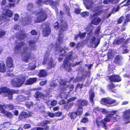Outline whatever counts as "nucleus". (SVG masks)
Masks as SVG:
<instances>
[{
    "label": "nucleus",
    "instance_id": "obj_1",
    "mask_svg": "<svg viewBox=\"0 0 130 130\" xmlns=\"http://www.w3.org/2000/svg\"><path fill=\"white\" fill-rule=\"evenodd\" d=\"M117 112V110H113L110 111L109 113H108L105 116V117L103 120H101L102 118L101 117H97L96 119V123L97 126L98 127H100L102 123V127L105 129H107L108 128L106 122H109L111 120H114V121H117L118 120L120 119V117L118 115H116L114 117V115Z\"/></svg>",
    "mask_w": 130,
    "mask_h": 130
},
{
    "label": "nucleus",
    "instance_id": "obj_2",
    "mask_svg": "<svg viewBox=\"0 0 130 130\" xmlns=\"http://www.w3.org/2000/svg\"><path fill=\"white\" fill-rule=\"evenodd\" d=\"M37 11L35 10L32 12V14L38 15L40 14L37 16L36 19L34 21V22L38 23L45 21L48 17L47 12L43 11V9L41 8L39 9V11Z\"/></svg>",
    "mask_w": 130,
    "mask_h": 130
},
{
    "label": "nucleus",
    "instance_id": "obj_3",
    "mask_svg": "<svg viewBox=\"0 0 130 130\" xmlns=\"http://www.w3.org/2000/svg\"><path fill=\"white\" fill-rule=\"evenodd\" d=\"M73 53L72 52H69L66 57L63 61L62 65L63 68L66 71L69 72L71 71L72 69L71 67V66L72 63L69 62V61L72 59V56Z\"/></svg>",
    "mask_w": 130,
    "mask_h": 130
},
{
    "label": "nucleus",
    "instance_id": "obj_4",
    "mask_svg": "<svg viewBox=\"0 0 130 130\" xmlns=\"http://www.w3.org/2000/svg\"><path fill=\"white\" fill-rule=\"evenodd\" d=\"M30 49L28 47H24L22 51L21 52L22 58V60L24 62L27 63L29 61V59L31 57L32 53L29 52Z\"/></svg>",
    "mask_w": 130,
    "mask_h": 130
},
{
    "label": "nucleus",
    "instance_id": "obj_5",
    "mask_svg": "<svg viewBox=\"0 0 130 130\" xmlns=\"http://www.w3.org/2000/svg\"><path fill=\"white\" fill-rule=\"evenodd\" d=\"M99 12L95 13L91 15L90 19L92 20L91 23L92 24L97 25L99 24L101 21V19L97 16L99 15Z\"/></svg>",
    "mask_w": 130,
    "mask_h": 130
},
{
    "label": "nucleus",
    "instance_id": "obj_6",
    "mask_svg": "<svg viewBox=\"0 0 130 130\" xmlns=\"http://www.w3.org/2000/svg\"><path fill=\"white\" fill-rule=\"evenodd\" d=\"M14 106L12 104L2 105L0 104V112L3 114H5L6 112V110L5 109H7L10 110H13L14 108Z\"/></svg>",
    "mask_w": 130,
    "mask_h": 130
},
{
    "label": "nucleus",
    "instance_id": "obj_7",
    "mask_svg": "<svg viewBox=\"0 0 130 130\" xmlns=\"http://www.w3.org/2000/svg\"><path fill=\"white\" fill-rule=\"evenodd\" d=\"M116 100L109 98H105L101 99L100 101V103L103 105H110L116 102Z\"/></svg>",
    "mask_w": 130,
    "mask_h": 130
},
{
    "label": "nucleus",
    "instance_id": "obj_8",
    "mask_svg": "<svg viewBox=\"0 0 130 130\" xmlns=\"http://www.w3.org/2000/svg\"><path fill=\"white\" fill-rule=\"evenodd\" d=\"M25 45H27V44L24 41L16 42L13 50L15 53H18L19 51L21 50L22 47Z\"/></svg>",
    "mask_w": 130,
    "mask_h": 130
},
{
    "label": "nucleus",
    "instance_id": "obj_9",
    "mask_svg": "<svg viewBox=\"0 0 130 130\" xmlns=\"http://www.w3.org/2000/svg\"><path fill=\"white\" fill-rule=\"evenodd\" d=\"M108 77L110 81L112 82H118L121 80V77L118 75L113 74Z\"/></svg>",
    "mask_w": 130,
    "mask_h": 130
},
{
    "label": "nucleus",
    "instance_id": "obj_10",
    "mask_svg": "<svg viewBox=\"0 0 130 130\" xmlns=\"http://www.w3.org/2000/svg\"><path fill=\"white\" fill-rule=\"evenodd\" d=\"M42 32L43 36L47 37L50 34L51 29L49 25H45V27L43 28Z\"/></svg>",
    "mask_w": 130,
    "mask_h": 130
},
{
    "label": "nucleus",
    "instance_id": "obj_11",
    "mask_svg": "<svg viewBox=\"0 0 130 130\" xmlns=\"http://www.w3.org/2000/svg\"><path fill=\"white\" fill-rule=\"evenodd\" d=\"M123 117L125 120L127 121L126 123H129L130 122V109L127 110L123 112Z\"/></svg>",
    "mask_w": 130,
    "mask_h": 130
},
{
    "label": "nucleus",
    "instance_id": "obj_12",
    "mask_svg": "<svg viewBox=\"0 0 130 130\" xmlns=\"http://www.w3.org/2000/svg\"><path fill=\"white\" fill-rule=\"evenodd\" d=\"M13 15V13L10 10L6 9L5 12L2 13L3 21L7 19V17L9 18L11 17Z\"/></svg>",
    "mask_w": 130,
    "mask_h": 130
},
{
    "label": "nucleus",
    "instance_id": "obj_13",
    "mask_svg": "<svg viewBox=\"0 0 130 130\" xmlns=\"http://www.w3.org/2000/svg\"><path fill=\"white\" fill-rule=\"evenodd\" d=\"M78 106L83 107L84 106H86L88 105V102L85 99H78L76 101Z\"/></svg>",
    "mask_w": 130,
    "mask_h": 130
},
{
    "label": "nucleus",
    "instance_id": "obj_14",
    "mask_svg": "<svg viewBox=\"0 0 130 130\" xmlns=\"http://www.w3.org/2000/svg\"><path fill=\"white\" fill-rule=\"evenodd\" d=\"M61 25L60 31H64L68 29V25L66 22L64 21L62 19L60 20Z\"/></svg>",
    "mask_w": 130,
    "mask_h": 130
},
{
    "label": "nucleus",
    "instance_id": "obj_15",
    "mask_svg": "<svg viewBox=\"0 0 130 130\" xmlns=\"http://www.w3.org/2000/svg\"><path fill=\"white\" fill-rule=\"evenodd\" d=\"M44 2H48L50 4V5L52 6V7L54 9L57 8V6L59 5V2L58 1H54L53 0H47L44 1Z\"/></svg>",
    "mask_w": 130,
    "mask_h": 130
},
{
    "label": "nucleus",
    "instance_id": "obj_16",
    "mask_svg": "<svg viewBox=\"0 0 130 130\" xmlns=\"http://www.w3.org/2000/svg\"><path fill=\"white\" fill-rule=\"evenodd\" d=\"M11 83L14 87H19L21 86L17 78H15L12 79L11 80Z\"/></svg>",
    "mask_w": 130,
    "mask_h": 130
},
{
    "label": "nucleus",
    "instance_id": "obj_17",
    "mask_svg": "<svg viewBox=\"0 0 130 130\" xmlns=\"http://www.w3.org/2000/svg\"><path fill=\"white\" fill-rule=\"evenodd\" d=\"M89 99L90 101L92 103H94L93 99L95 97V92L93 91V89L91 88L89 90Z\"/></svg>",
    "mask_w": 130,
    "mask_h": 130
},
{
    "label": "nucleus",
    "instance_id": "obj_18",
    "mask_svg": "<svg viewBox=\"0 0 130 130\" xmlns=\"http://www.w3.org/2000/svg\"><path fill=\"white\" fill-rule=\"evenodd\" d=\"M32 17L30 15H28L25 17V20L24 21V25H26L28 24H30L32 22L33 19Z\"/></svg>",
    "mask_w": 130,
    "mask_h": 130
},
{
    "label": "nucleus",
    "instance_id": "obj_19",
    "mask_svg": "<svg viewBox=\"0 0 130 130\" xmlns=\"http://www.w3.org/2000/svg\"><path fill=\"white\" fill-rule=\"evenodd\" d=\"M6 63L7 66L8 68L13 67V61L12 58L10 57H8L7 58Z\"/></svg>",
    "mask_w": 130,
    "mask_h": 130
},
{
    "label": "nucleus",
    "instance_id": "obj_20",
    "mask_svg": "<svg viewBox=\"0 0 130 130\" xmlns=\"http://www.w3.org/2000/svg\"><path fill=\"white\" fill-rule=\"evenodd\" d=\"M85 4L86 8L88 9H91V10L92 9L93 3L92 1L87 0Z\"/></svg>",
    "mask_w": 130,
    "mask_h": 130
},
{
    "label": "nucleus",
    "instance_id": "obj_21",
    "mask_svg": "<svg viewBox=\"0 0 130 130\" xmlns=\"http://www.w3.org/2000/svg\"><path fill=\"white\" fill-rule=\"evenodd\" d=\"M37 80L36 77L30 78L27 80L25 84L27 85H31L36 82Z\"/></svg>",
    "mask_w": 130,
    "mask_h": 130
},
{
    "label": "nucleus",
    "instance_id": "obj_22",
    "mask_svg": "<svg viewBox=\"0 0 130 130\" xmlns=\"http://www.w3.org/2000/svg\"><path fill=\"white\" fill-rule=\"evenodd\" d=\"M31 113L28 111L22 112L20 115V116L22 118H28L31 117Z\"/></svg>",
    "mask_w": 130,
    "mask_h": 130
},
{
    "label": "nucleus",
    "instance_id": "obj_23",
    "mask_svg": "<svg viewBox=\"0 0 130 130\" xmlns=\"http://www.w3.org/2000/svg\"><path fill=\"white\" fill-rule=\"evenodd\" d=\"M122 58L119 55H117L116 56L113 62L116 64L120 65L121 64V58Z\"/></svg>",
    "mask_w": 130,
    "mask_h": 130
},
{
    "label": "nucleus",
    "instance_id": "obj_24",
    "mask_svg": "<svg viewBox=\"0 0 130 130\" xmlns=\"http://www.w3.org/2000/svg\"><path fill=\"white\" fill-rule=\"evenodd\" d=\"M27 37L26 34L23 32L17 34L16 35V37L17 39L20 40H22L24 39Z\"/></svg>",
    "mask_w": 130,
    "mask_h": 130
},
{
    "label": "nucleus",
    "instance_id": "obj_25",
    "mask_svg": "<svg viewBox=\"0 0 130 130\" xmlns=\"http://www.w3.org/2000/svg\"><path fill=\"white\" fill-rule=\"evenodd\" d=\"M29 97L25 96L24 95H20L18 96L17 99L19 102H23L26 100H29Z\"/></svg>",
    "mask_w": 130,
    "mask_h": 130
},
{
    "label": "nucleus",
    "instance_id": "obj_26",
    "mask_svg": "<svg viewBox=\"0 0 130 130\" xmlns=\"http://www.w3.org/2000/svg\"><path fill=\"white\" fill-rule=\"evenodd\" d=\"M19 91L18 90H10V89L8 95V99L11 100L12 98V94H18L19 93Z\"/></svg>",
    "mask_w": 130,
    "mask_h": 130
},
{
    "label": "nucleus",
    "instance_id": "obj_27",
    "mask_svg": "<svg viewBox=\"0 0 130 130\" xmlns=\"http://www.w3.org/2000/svg\"><path fill=\"white\" fill-rule=\"evenodd\" d=\"M47 75V73L46 70L42 69L40 70L38 74V75L39 77H43Z\"/></svg>",
    "mask_w": 130,
    "mask_h": 130
},
{
    "label": "nucleus",
    "instance_id": "obj_28",
    "mask_svg": "<svg viewBox=\"0 0 130 130\" xmlns=\"http://www.w3.org/2000/svg\"><path fill=\"white\" fill-rule=\"evenodd\" d=\"M83 110V107L78 106L76 111L75 112L78 116H80L82 115Z\"/></svg>",
    "mask_w": 130,
    "mask_h": 130
},
{
    "label": "nucleus",
    "instance_id": "obj_29",
    "mask_svg": "<svg viewBox=\"0 0 130 130\" xmlns=\"http://www.w3.org/2000/svg\"><path fill=\"white\" fill-rule=\"evenodd\" d=\"M6 68L4 63L0 61V72H4L6 71Z\"/></svg>",
    "mask_w": 130,
    "mask_h": 130
},
{
    "label": "nucleus",
    "instance_id": "obj_30",
    "mask_svg": "<svg viewBox=\"0 0 130 130\" xmlns=\"http://www.w3.org/2000/svg\"><path fill=\"white\" fill-rule=\"evenodd\" d=\"M116 86V85L112 83L108 84L107 85V87L109 89L111 90L113 92L115 93H116V89L113 90V89Z\"/></svg>",
    "mask_w": 130,
    "mask_h": 130
},
{
    "label": "nucleus",
    "instance_id": "obj_31",
    "mask_svg": "<svg viewBox=\"0 0 130 130\" xmlns=\"http://www.w3.org/2000/svg\"><path fill=\"white\" fill-rule=\"evenodd\" d=\"M56 63L53 62V59L52 57L50 58L48 62V66L51 68H54L56 65Z\"/></svg>",
    "mask_w": 130,
    "mask_h": 130
},
{
    "label": "nucleus",
    "instance_id": "obj_32",
    "mask_svg": "<svg viewBox=\"0 0 130 130\" xmlns=\"http://www.w3.org/2000/svg\"><path fill=\"white\" fill-rule=\"evenodd\" d=\"M17 79L21 86L25 82L26 79V77L25 76H21L19 78H17Z\"/></svg>",
    "mask_w": 130,
    "mask_h": 130
},
{
    "label": "nucleus",
    "instance_id": "obj_33",
    "mask_svg": "<svg viewBox=\"0 0 130 130\" xmlns=\"http://www.w3.org/2000/svg\"><path fill=\"white\" fill-rule=\"evenodd\" d=\"M0 89L2 90L4 93H7L8 96L10 89L6 87H2L0 88Z\"/></svg>",
    "mask_w": 130,
    "mask_h": 130
},
{
    "label": "nucleus",
    "instance_id": "obj_34",
    "mask_svg": "<svg viewBox=\"0 0 130 130\" xmlns=\"http://www.w3.org/2000/svg\"><path fill=\"white\" fill-rule=\"evenodd\" d=\"M68 115L71 119L73 120L75 119L77 116H78L75 111L69 112L68 114Z\"/></svg>",
    "mask_w": 130,
    "mask_h": 130
},
{
    "label": "nucleus",
    "instance_id": "obj_35",
    "mask_svg": "<svg viewBox=\"0 0 130 130\" xmlns=\"http://www.w3.org/2000/svg\"><path fill=\"white\" fill-rule=\"evenodd\" d=\"M34 8V5L33 4L31 3H30L29 4L27 5V10L31 12V13L32 14V12L34 11H33V9Z\"/></svg>",
    "mask_w": 130,
    "mask_h": 130
},
{
    "label": "nucleus",
    "instance_id": "obj_36",
    "mask_svg": "<svg viewBox=\"0 0 130 130\" xmlns=\"http://www.w3.org/2000/svg\"><path fill=\"white\" fill-rule=\"evenodd\" d=\"M124 39L123 38H121L118 39H115L113 43L115 44L119 45L124 41Z\"/></svg>",
    "mask_w": 130,
    "mask_h": 130
},
{
    "label": "nucleus",
    "instance_id": "obj_37",
    "mask_svg": "<svg viewBox=\"0 0 130 130\" xmlns=\"http://www.w3.org/2000/svg\"><path fill=\"white\" fill-rule=\"evenodd\" d=\"M51 121L48 120H43L40 123V125L42 126L47 125V124H50Z\"/></svg>",
    "mask_w": 130,
    "mask_h": 130
},
{
    "label": "nucleus",
    "instance_id": "obj_38",
    "mask_svg": "<svg viewBox=\"0 0 130 130\" xmlns=\"http://www.w3.org/2000/svg\"><path fill=\"white\" fill-rule=\"evenodd\" d=\"M100 30L101 27L100 26H99L97 27L94 32L95 35L96 36H98L99 34L100 33Z\"/></svg>",
    "mask_w": 130,
    "mask_h": 130
},
{
    "label": "nucleus",
    "instance_id": "obj_39",
    "mask_svg": "<svg viewBox=\"0 0 130 130\" xmlns=\"http://www.w3.org/2000/svg\"><path fill=\"white\" fill-rule=\"evenodd\" d=\"M93 30L92 29H90L89 28H87L86 31L87 33V34L89 37H91L92 35L93 34Z\"/></svg>",
    "mask_w": 130,
    "mask_h": 130
},
{
    "label": "nucleus",
    "instance_id": "obj_40",
    "mask_svg": "<svg viewBox=\"0 0 130 130\" xmlns=\"http://www.w3.org/2000/svg\"><path fill=\"white\" fill-rule=\"evenodd\" d=\"M49 94H47V93L46 94H42L41 95V98H42L44 100L47 101L49 98Z\"/></svg>",
    "mask_w": 130,
    "mask_h": 130
},
{
    "label": "nucleus",
    "instance_id": "obj_41",
    "mask_svg": "<svg viewBox=\"0 0 130 130\" xmlns=\"http://www.w3.org/2000/svg\"><path fill=\"white\" fill-rule=\"evenodd\" d=\"M37 41L38 39L35 37L34 40H31L29 41V44L30 45H31L35 44Z\"/></svg>",
    "mask_w": 130,
    "mask_h": 130
},
{
    "label": "nucleus",
    "instance_id": "obj_42",
    "mask_svg": "<svg viewBox=\"0 0 130 130\" xmlns=\"http://www.w3.org/2000/svg\"><path fill=\"white\" fill-rule=\"evenodd\" d=\"M63 37H58V39L56 42H57V44H58V45H60L61 43L63 42Z\"/></svg>",
    "mask_w": 130,
    "mask_h": 130
},
{
    "label": "nucleus",
    "instance_id": "obj_43",
    "mask_svg": "<svg viewBox=\"0 0 130 130\" xmlns=\"http://www.w3.org/2000/svg\"><path fill=\"white\" fill-rule=\"evenodd\" d=\"M57 44V42H56L55 43L57 50L60 52L62 53L63 51V48L60 46V45H58Z\"/></svg>",
    "mask_w": 130,
    "mask_h": 130
},
{
    "label": "nucleus",
    "instance_id": "obj_44",
    "mask_svg": "<svg viewBox=\"0 0 130 130\" xmlns=\"http://www.w3.org/2000/svg\"><path fill=\"white\" fill-rule=\"evenodd\" d=\"M42 94L41 93V92L37 91L35 93L34 96L36 99L38 98L39 97L41 98V95Z\"/></svg>",
    "mask_w": 130,
    "mask_h": 130
},
{
    "label": "nucleus",
    "instance_id": "obj_45",
    "mask_svg": "<svg viewBox=\"0 0 130 130\" xmlns=\"http://www.w3.org/2000/svg\"><path fill=\"white\" fill-rule=\"evenodd\" d=\"M67 82V81H65L63 79H60L59 83L61 85L63 86H66L67 85H66Z\"/></svg>",
    "mask_w": 130,
    "mask_h": 130
},
{
    "label": "nucleus",
    "instance_id": "obj_46",
    "mask_svg": "<svg viewBox=\"0 0 130 130\" xmlns=\"http://www.w3.org/2000/svg\"><path fill=\"white\" fill-rule=\"evenodd\" d=\"M89 122V119L87 118L83 117L80 120V123H86Z\"/></svg>",
    "mask_w": 130,
    "mask_h": 130
},
{
    "label": "nucleus",
    "instance_id": "obj_47",
    "mask_svg": "<svg viewBox=\"0 0 130 130\" xmlns=\"http://www.w3.org/2000/svg\"><path fill=\"white\" fill-rule=\"evenodd\" d=\"M80 15L83 17H86L89 16V13L87 11H84L82 12L81 13Z\"/></svg>",
    "mask_w": 130,
    "mask_h": 130
},
{
    "label": "nucleus",
    "instance_id": "obj_48",
    "mask_svg": "<svg viewBox=\"0 0 130 130\" xmlns=\"http://www.w3.org/2000/svg\"><path fill=\"white\" fill-rule=\"evenodd\" d=\"M79 37L80 38L82 39L85 37L86 35V32H85L82 34H81V32H79Z\"/></svg>",
    "mask_w": 130,
    "mask_h": 130
},
{
    "label": "nucleus",
    "instance_id": "obj_49",
    "mask_svg": "<svg viewBox=\"0 0 130 130\" xmlns=\"http://www.w3.org/2000/svg\"><path fill=\"white\" fill-rule=\"evenodd\" d=\"M4 128H7L9 127L10 125V123L9 122H5L3 123Z\"/></svg>",
    "mask_w": 130,
    "mask_h": 130
},
{
    "label": "nucleus",
    "instance_id": "obj_50",
    "mask_svg": "<svg viewBox=\"0 0 130 130\" xmlns=\"http://www.w3.org/2000/svg\"><path fill=\"white\" fill-rule=\"evenodd\" d=\"M101 109V108H100L98 107H95L93 110V111L95 113H96L98 112L100 113Z\"/></svg>",
    "mask_w": 130,
    "mask_h": 130
},
{
    "label": "nucleus",
    "instance_id": "obj_51",
    "mask_svg": "<svg viewBox=\"0 0 130 130\" xmlns=\"http://www.w3.org/2000/svg\"><path fill=\"white\" fill-rule=\"evenodd\" d=\"M54 27L56 30H58L59 28V25L58 22H57L55 23Z\"/></svg>",
    "mask_w": 130,
    "mask_h": 130
},
{
    "label": "nucleus",
    "instance_id": "obj_52",
    "mask_svg": "<svg viewBox=\"0 0 130 130\" xmlns=\"http://www.w3.org/2000/svg\"><path fill=\"white\" fill-rule=\"evenodd\" d=\"M57 86V84L53 82H51L49 85V86H50V87H56Z\"/></svg>",
    "mask_w": 130,
    "mask_h": 130
},
{
    "label": "nucleus",
    "instance_id": "obj_53",
    "mask_svg": "<svg viewBox=\"0 0 130 130\" xmlns=\"http://www.w3.org/2000/svg\"><path fill=\"white\" fill-rule=\"evenodd\" d=\"M80 82V80L79 76H76L73 80V82L74 83H77Z\"/></svg>",
    "mask_w": 130,
    "mask_h": 130
},
{
    "label": "nucleus",
    "instance_id": "obj_54",
    "mask_svg": "<svg viewBox=\"0 0 130 130\" xmlns=\"http://www.w3.org/2000/svg\"><path fill=\"white\" fill-rule=\"evenodd\" d=\"M6 116L8 118H11L13 116V115L10 112H7L5 114Z\"/></svg>",
    "mask_w": 130,
    "mask_h": 130
},
{
    "label": "nucleus",
    "instance_id": "obj_55",
    "mask_svg": "<svg viewBox=\"0 0 130 130\" xmlns=\"http://www.w3.org/2000/svg\"><path fill=\"white\" fill-rule=\"evenodd\" d=\"M101 112L103 114L106 115L108 114H107L108 112V111L105 109L104 108H101V110L100 111V112Z\"/></svg>",
    "mask_w": 130,
    "mask_h": 130
},
{
    "label": "nucleus",
    "instance_id": "obj_56",
    "mask_svg": "<svg viewBox=\"0 0 130 130\" xmlns=\"http://www.w3.org/2000/svg\"><path fill=\"white\" fill-rule=\"evenodd\" d=\"M64 8L65 9V11L68 14H70V8L69 7L66 5L65 6Z\"/></svg>",
    "mask_w": 130,
    "mask_h": 130
},
{
    "label": "nucleus",
    "instance_id": "obj_57",
    "mask_svg": "<svg viewBox=\"0 0 130 130\" xmlns=\"http://www.w3.org/2000/svg\"><path fill=\"white\" fill-rule=\"evenodd\" d=\"M32 35H36L38 34L37 32L35 29L32 30L30 32Z\"/></svg>",
    "mask_w": 130,
    "mask_h": 130
},
{
    "label": "nucleus",
    "instance_id": "obj_58",
    "mask_svg": "<svg viewBox=\"0 0 130 130\" xmlns=\"http://www.w3.org/2000/svg\"><path fill=\"white\" fill-rule=\"evenodd\" d=\"M84 87V85L83 84L77 83L75 87L77 89L79 88L80 89Z\"/></svg>",
    "mask_w": 130,
    "mask_h": 130
},
{
    "label": "nucleus",
    "instance_id": "obj_59",
    "mask_svg": "<svg viewBox=\"0 0 130 130\" xmlns=\"http://www.w3.org/2000/svg\"><path fill=\"white\" fill-rule=\"evenodd\" d=\"M62 114V112L60 111H58L55 112V116L59 117L61 116Z\"/></svg>",
    "mask_w": 130,
    "mask_h": 130
},
{
    "label": "nucleus",
    "instance_id": "obj_60",
    "mask_svg": "<svg viewBox=\"0 0 130 130\" xmlns=\"http://www.w3.org/2000/svg\"><path fill=\"white\" fill-rule=\"evenodd\" d=\"M66 88H68L69 87V88L70 89V90L71 91H72L74 88V86L72 84L70 85H67L66 86Z\"/></svg>",
    "mask_w": 130,
    "mask_h": 130
},
{
    "label": "nucleus",
    "instance_id": "obj_61",
    "mask_svg": "<svg viewBox=\"0 0 130 130\" xmlns=\"http://www.w3.org/2000/svg\"><path fill=\"white\" fill-rule=\"evenodd\" d=\"M19 17V15L18 14H15L14 17V21H18Z\"/></svg>",
    "mask_w": 130,
    "mask_h": 130
},
{
    "label": "nucleus",
    "instance_id": "obj_62",
    "mask_svg": "<svg viewBox=\"0 0 130 130\" xmlns=\"http://www.w3.org/2000/svg\"><path fill=\"white\" fill-rule=\"evenodd\" d=\"M123 19L124 17L123 16L120 17L118 20L117 23L118 24H121L122 22Z\"/></svg>",
    "mask_w": 130,
    "mask_h": 130
},
{
    "label": "nucleus",
    "instance_id": "obj_63",
    "mask_svg": "<svg viewBox=\"0 0 130 130\" xmlns=\"http://www.w3.org/2000/svg\"><path fill=\"white\" fill-rule=\"evenodd\" d=\"M47 83V80H46L44 81H41L39 83V84L41 86H43L46 84Z\"/></svg>",
    "mask_w": 130,
    "mask_h": 130
},
{
    "label": "nucleus",
    "instance_id": "obj_64",
    "mask_svg": "<svg viewBox=\"0 0 130 130\" xmlns=\"http://www.w3.org/2000/svg\"><path fill=\"white\" fill-rule=\"evenodd\" d=\"M110 3L113 4L118 3L119 0H109Z\"/></svg>",
    "mask_w": 130,
    "mask_h": 130
}]
</instances>
